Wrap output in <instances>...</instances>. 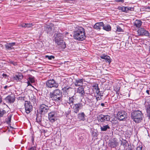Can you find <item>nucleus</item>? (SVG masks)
Wrapping results in <instances>:
<instances>
[{
	"mask_svg": "<svg viewBox=\"0 0 150 150\" xmlns=\"http://www.w3.org/2000/svg\"><path fill=\"white\" fill-rule=\"evenodd\" d=\"M29 79L30 81V82L32 83H33L34 82V79L32 77H29Z\"/></svg>",
	"mask_w": 150,
	"mask_h": 150,
	"instance_id": "40",
	"label": "nucleus"
},
{
	"mask_svg": "<svg viewBox=\"0 0 150 150\" xmlns=\"http://www.w3.org/2000/svg\"><path fill=\"white\" fill-rule=\"evenodd\" d=\"M146 92L148 94V95H149V90H147L146 91Z\"/></svg>",
	"mask_w": 150,
	"mask_h": 150,
	"instance_id": "50",
	"label": "nucleus"
},
{
	"mask_svg": "<svg viewBox=\"0 0 150 150\" xmlns=\"http://www.w3.org/2000/svg\"><path fill=\"white\" fill-rule=\"evenodd\" d=\"M28 150H36V148L35 147L30 148Z\"/></svg>",
	"mask_w": 150,
	"mask_h": 150,
	"instance_id": "44",
	"label": "nucleus"
},
{
	"mask_svg": "<svg viewBox=\"0 0 150 150\" xmlns=\"http://www.w3.org/2000/svg\"><path fill=\"white\" fill-rule=\"evenodd\" d=\"M33 25V24L32 23H26V27H32Z\"/></svg>",
	"mask_w": 150,
	"mask_h": 150,
	"instance_id": "36",
	"label": "nucleus"
},
{
	"mask_svg": "<svg viewBox=\"0 0 150 150\" xmlns=\"http://www.w3.org/2000/svg\"><path fill=\"white\" fill-rule=\"evenodd\" d=\"M16 45L15 42L9 43L5 45L6 49L11 50L13 49V46Z\"/></svg>",
	"mask_w": 150,
	"mask_h": 150,
	"instance_id": "17",
	"label": "nucleus"
},
{
	"mask_svg": "<svg viewBox=\"0 0 150 150\" xmlns=\"http://www.w3.org/2000/svg\"><path fill=\"white\" fill-rule=\"evenodd\" d=\"M62 34L59 33L56 35V36L54 38V41L58 45L61 46V47L63 49H64L66 47L65 43L62 39L61 35Z\"/></svg>",
	"mask_w": 150,
	"mask_h": 150,
	"instance_id": "4",
	"label": "nucleus"
},
{
	"mask_svg": "<svg viewBox=\"0 0 150 150\" xmlns=\"http://www.w3.org/2000/svg\"><path fill=\"white\" fill-rule=\"evenodd\" d=\"M62 89L64 91H65L66 93H67L68 94L69 92L72 90V88L70 87H65L63 88Z\"/></svg>",
	"mask_w": 150,
	"mask_h": 150,
	"instance_id": "27",
	"label": "nucleus"
},
{
	"mask_svg": "<svg viewBox=\"0 0 150 150\" xmlns=\"http://www.w3.org/2000/svg\"><path fill=\"white\" fill-rule=\"evenodd\" d=\"M49 109L48 105L42 104L40 106L39 109V113L40 114H44L47 112Z\"/></svg>",
	"mask_w": 150,
	"mask_h": 150,
	"instance_id": "6",
	"label": "nucleus"
},
{
	"mask_svg": "<svg viewBox=\"0 0 150 150\" xmlns=\"http://www.w3.org/2000/svg\"><path fill=\"white\" fill-rule=\"evenodd\" d=\"M55 113V112H51L48 114L49 120L51 122H54L56 120Z\"/></svg>",
	"mask_w": 150,
	"mask_h": 150,
	"instance_id": "13",
	"label": "nucleus"
},
{
	"mask_svg": "<svg viewBox=\"0 0 150 150\" xmlns=\"http://www.w3.org/2000/svg\"><path fill=\"white\" fill-rule=\"evenodd\" d=\"M100 57L101 59L105 60L106 62H108L109 63L111 62L110 57L108 55H103Z\"/></svg>",
	"mask_w": 150,
	"mask_h": 150,
	"instance_id": "19",
	"label": "nucleus"
},
{
	"mask_svg": "<svg viewBox=\"0 0 150 150\" xmlns=\"http://www.w3.org/2000/svg\"><path fill=\"white\" fill-rule=\"evenodd\" d=\"M42 119V116L41 115L38 116L37 115L36 120L37 122L39 124H40L41 123Z\"/></svg>",
	"mask_w": 150,
	"mask_h": 150,
	"instance_id": "28",
	"label": "nucleus"
},
{
	"mask_svg": "<svg viewBox=\"0 0 150 150\" xmlns=\"http://www.w3.org/2000/svg\"><path fill=\"white\" fill-rule=\"evenodd\" d=\"M127 113L124 111H119L117 114L118 119L120 120H122L127 117Z\"/></svg>",
	"mask_w": 150,
	"mask_h": 150,
	"instance_id": "7",
	"label": "nucleus"
},
{
	"mask_svg": "<svg viewBox=\"0 0 150 150\" xmlns=\"http://www.w3.org/2000/svg\"><path fill=\"white\" fill-rule=\"evenodd\" d=\"M66 97H67L68 99V96H66Z\"/></svg>",
	"mask_w": 150,
	"mask_h": 150,
	"instance_id": "55",
	"label": "nucleus"
},
{
	"mask_svg": "<svg viewBox=\"0 0 150 150\" xmlns=\"http://www.w3.org/2000/svg\"><path fill=\"white\" fill-rule=\"evenodd\" d=\"M100 127L101 130L102 131H105L108 129H109L110 128L108 125H100Z\"/></svg>",
	"mask_w": 150,
	"mask_h": 150,
	"instance_id": "20",
	"label": "nucleus"
},
{
	"mask_svg": "<svg viewBox=\"0 0 150 150\" xmlns=\"http://www.w3.org/2000/svg\"><path fill=\"white\" fill-rule=\"evenodd\" d=\"M119 90L120 89H119L116 91V94L118 95H119Z\"/></svg>",
	"mask_w": 150,
	"mask_h": 150,
	"instance_id": "47",
	"label": "nucleus"
},
{
	"mask_svg": "<svg viewBox=\"0 0 150 150\" xmlns=\"http://www.w3.org/2000/svg\"><path fill=\"white\" fill-rule=\"evenodd\" d=\"M74 98H73V97H71V98L69 97V101L68 102V103L69 104H72V105H73V103H74Z\"/></svg>",
	"mask_w": 150,
	"mask_h": 150,
	"instance_id": "29",
	"label": "nucleus"
},
{
	"mask_svg": "<svg viewBox=\"0 0 150 150\" xmlns=\"http://www.w3.org/2000/svg\"><path fill=\"white\" fill-rule=\"evenodd\" d=\"M103 29L107 31H109L111 30V27L109 25H103Z\"/></svg>",
	"mask_w": 150,
	"mask_h": 150,
	"instance_id": "25",
	"label": "nucleus"
},
{
	"mask_svg": "<svg viewBox=\"0 0 150 150\" xmlns=\"http://www.w3.org/2000/svg\"><path fill=\"white\" fill-rule=\"evenodd\" d=\"M110 146L114 148L116 146V145L115 142H111V143H110Z\"/></svg>",
	"mask_w": 150,
	"mask_h": 150,
	"instance_id": "34",
	"label": "nucleus"
},
{
	"mask_svg": "<svg viewBox=\"0 0 150 150\" xmlns=\"http://www.w3.org/2000/svg\"><path fill=\"white\" fill-rule=\"evenodd\" d=\"M72 108L74 110V112L77 113L79 110L82 108L83 105L81 103L74 104L72 105Z\"/></svg>",
	"mask_w": 150,
	"mask_h": 150,
	"instance_id": "9",
	"label": "nucleus"
},
{
	"mask_svg": "<svg viewBox=\"0 0 150 150\" xmlns=\"http://www.w3.org/2000/svg\"><path fill=\"white\" fill-rule=\"evenodd\" d=\"M5 111V110L0 109V117H2L3 116Z\"/></svg>",
	"mask_w": 150,
	"mask_h": 150,
	"instance_id": "33",
	"label": "nucleus"
},
{
	"mask_svg": "<svg viewBox=\"0 0 150 150\" xmlns=\"http://www.w3.org/2000/svg\"><path fill=\"white\" fill-rule=\"evenodd\" d=\"M8 87V86H5L4 87V88L5 89H6Z\"/></svg>",
	"mask_w": 150,
	"mask_h": 150,
	"instance_id": "52",
	"label": "nucleus"
},
{
	"mask_svg": "<svg viewBox=\"0 0 150 150\" xmlns=\"http://www.w3.org/2000/svg\"><path fill=\"white\" fill-rule=\"evenodd\" d=\"M134 8L133 7H125V12L127 13L129 11H134Z\"/></svg>",
	"mask_w": 150,
	"mask_h": 150,
	"instance_id": "26",
	"label": "nucleus"
},
{
	"mask_svg": "<svg viewBox=\"0 0 150 150\" xmlns=\"http://www.w3.org/2000/svg\"><path fill=\"white\" fill-rule=\"evenodd\" d=\"M4 100L7 103H13L15 100V97L13 95H9L4 98Z\"/></svg>",
	"mask_w": 150,
	"mask_h": 150,
	"instance_id": "10",
	"label": "nucleus"
},
{
	"mask_svg": "<svg viewBox=\"0 0 150 150\" xmlns=\"http://www.w3.org/2000/svg\"><path fill=\"white\" fill-rule=\"evenodd\" d=\"M27 84H28V86H31V84H30V82L29 81H28V82H27Z\"/></svg>",
	"mask_w": 150,
	"mask_h": 150,
	"instance_id": "48",
	"label": "nucleus"
},
{
	"mask_svg": "<svg viewBox=\"0 0 150 150\" xmlns=\"http://www.w3.org/2000/svg\"><path fill=\"white\" fill-rule=\"evenodd\" d=\"M11 115H10L8 117V121H7L8 124H10L11 122Z\"/></svg>",
	"mask_w": 150,
	"mask_h": 150,
	"instance_id": "37",
	"label": "nucleus"
},
{
	"mask_svg": "<svg viewBox=\"0 0 150 150\" xmlns=\"http://www.w3.org/2000/svg\"><path fill=\"white\" fill-rule=\"evenodd\" d=\"M77 93H79L80 94L81 96L83 97L85 93L84 88L83 86L79 87L77 88Z\"/></svg>",
	"mask_w": 150,
	"mask_h": 150,
	"instance_id": "15",
	"label": "nucleus"
},
{
	"mask_svg": "<svg viewBox=\"0 0 150 150\" xmlns=\"http://www.w3.org/2000/svg\"><path fill=\"white\" fill-rule=\"evenodd\" d=\"M93 87L95 90L96 93L98 95H100L99 94L100 92V89L98 86V84L97 83L95 84L93 86Z\"/></svg>",
	"mask_w": 150,
	"mask_h": 150,
	"instance_id": "23",
	"label": "nucleus"
},
{
	"mask_svg": "<svg viewBox=\"0 0 150 150\" xmlns=\"http://www.w3.org/2000/svg\"><path fill=\"white\" fill-rule=\"evenodd\" d=\"M23 76L21 74H19L18 75H16L14 77V79L16 81H20L23 78Z\"/></svg>",
	"mask_w": 150,
	"mask_h": 150,
	"instance_id": "18",
	"label": "nucleus"
},
{
	"mask_svg": "<svg viewBox=\"0 0 150 150\" xmlns=\"http://www.w3.org/2000/svg\"><path fill=\"white\" fill-rule=\"evenodd\" d=\"M100 94H101V93H100L99 94L100 95L99 96H100V97L102 96L103 95H101Z\"/></svg>",
	"mask_w": 150,
	"mask_h": 150,
	"instance_id": "54",
	"label": "nucleus"
},
{
	"mask_svg": "<svg viewBox=\"0 0 150 150\" xmlns=\"http://www.w3.org/2000/svg\"><path fill=\"white\" fill-rule=\"evenodd\" d=\"M138 34L140 35H145L148 36L149 35V33L147 31L145 30L144 28H141L137 31Z\"/></svg>",
	"mask_w": 150,
	"mask_h": 150,
	"instance_id": "11",
	"label": "nucleus"
},
{
	"mask_svg": "<svg viewBox=\"0 0 150 150\" xmlns=\"http://www.w3.org/2000/svg\"><path fill=\"white\" fill-rule=\"evenodd\" d=\"M143 114L140 111L137 110L134 111L131 113L132 118L136 123H139L142 120Z\"/></svg>",
	"mask_w": 150,
	"mask_h": 150,
	"instance_id": "3",
	"label": "nucleus"
},
{
	"mask_svg": "<svg viewBox=\"0 0 150 150\" xmlns=\"http://www.w3.org/2000/svg\"><path fill=\"white\" fill-rule=\"evenodd\" d=\"M117 96H115V95L112 96V99L113 100H117Z\"/></svg>",
	"mask_w": 150,
	"mask_h": 150,
	"instance_id": "41",
	"label": "nucleus"
},
{
	"mask_svg": "<svg viewBox=\"0 0 150 150\" xmlns=\"http://www.w3.org/2000/svg\"><path fill=\"white\" fill-rule=\"evenodd\" d=\"M147 9L150 10V6H148L147 7Z\"/></svg>",
	"mask_w": 150,
	"mask_h": 150,
	"instance_id": "53",
	"label": "nucleus"
},
{
	"mask_svg": "<svg viewBox=\"0 0 150 150\" xmlns=\"http://www.w3.org/2000/svg\"><path fill=\"white\" fill-rule=\"evenodd\" d=\"M85 116L84 113L83 112L79 113L78 115V118L80 120L84 121L85 120Z\"/></svg>",
	"mask_w": 150,
	"mask_h": 150,
	"instance_id": "22",
	"label": "nucleus"
},
{
	"mask_svg": "<svg viewBox=\"0 0 150 150\" xmlns=\"http://www.w3.org/2000/svg\"><path fill=\"white\" fill-rule=\"evenodd\" d=\"M101 105L102 106L104 107V106L105 105H104V103H101Z\"/></svg>",
	"mask_w": 150,
	"mask_h": 150,
	"instance_id": "51",
	"label": "nucleus"
},
{
	"mask_svg": "<svg viewBox=\"0 0 150 150\" xmlns=\"http://www.w3.org/2000/svg\"><path fill=\"white\" fill-rule=\"evenodd\" d=\"M118 9L122 11V12H125V7L119 6L118 7Z\"/></svg>",
	"mask_w": 150,
	"mask_h": 150,
	"instance_id": "31",
	"label": "nucleus"
},
{
	"mask_svg": "<svg viewBox=\"0 0 150 150\" xmlns=\"http://www.w3.org/2000/svg\"><path fill=\"white\" fill-rule=\"evenodd\" d=\"M2 76L4 77H5L6 78L7 76V75L6 74H2Z\"/></svg>",
	"mask_w": 150,
	"mask_h": 150,
	"instance_id": "46",
	"label": "nucleus"
},
{
	"mask_svg": "<svg viewBox=\"0 0 150 150\" xmlns=\"http://www.w3.org/2000/svg\"><path fill=\"white\" fill-rule=\"evenodd\" d=\"M46 85L47 87L49 88H57L59 86V84L53 79H50L47 81L46 82Z\"/></svg>",
	"mask_w": 150,
	"mask_h": 150,
	"instance_id": "5",
	"label": "nucleus"
},
{
	"mask_svg": "<svg viewBox=\"0 0 150 150\" xmlns=\"http://www.w3.org/2000/svg\"><path fill=\"white\" fill-rule=\"evenodd\" d=\"M44 31L47 33H50L52 30V27L50 25H47L44 26Z\"/></svg>",
	"mask_w": 150,
	"mask_h": 150,
	"instance_id": "21",
	"label": "nucleus"
},
{
	"mask_svg": "<svg viewBox=\"0 0 150 150\" xmlns=\"http://www.w3.org/2000/svg\"><path fill=\"white\" fill-rule=\"evenodd\" d=\"M99 121L101 122H105V121H109L110 119V117L108 115L101 114L99 115Z\"/></svg>",
	"mask_w": 150,
	"mask_h": 150,
	"instance_id": "12",
	"label": "nucleus"
},
{
	"mask_svg": "<svg viewBox=\"0 0 150 150\" xmlns=\"http://www.w3.org/2000/svg\"><path fill=\"white\" fill-rule=\"evenodd\" d=\"M62 93L61 90L59 89H56L50 94V98L51 99L55 101H62L64 100L63 96L62 95Z\"/></svg>",
	"mask_w": 150,
	"mask_h": 150,
	"instance_id": "2",
	"label": "nucleus"
},
{
	"mask_svg": "<svg viewBox=\"0 0 150 150\" xmlns=\"http://www.w3.org/2000/svg\"><path fill=\"white\" fill-rule=\"evenodd\" d=\"M142 146H138L136 150H142Z\"/></svg>",
	"mask_w": 150,
	"mask_h": 150,
	"instance_id": "43",
	"label": "nucleus"
},
{
	"mask_svg": "<svg viewBox=\"0 0 150 150\" xmlns=\"http://www.w3.org/2000/svg\"><path fill=\"white\" fill-rule=\"evenodd\" d=\"M74 33V38L77 40L83 41L86 38L85 29L82 27H76Z\"/></svg>",
	"mask_w": 150,
	"mask_h": 150,
	"instance_id": "1",
	"label": "nucleus"
},
{
	"mask_svg": "<svg viewBox=\"0 0 150 150\" xmlns=\"http://www.w3.org/2000/svg\"><path fill=\"white\" fill-rule=\"evenodd\" d=\"M25 109L26 112L29 113L33 109V106L30 101H25Z\"/></svg>",
	"mask_w": 150,
	"mask_h": 150,
	"instance_id": "8",
	"label": "nucleus"
},
{
	"mask_svg": "<svg viewBox=\"0 0 150 150\" xmlns=\"http://www.w3.org/2000/svg\"><path fill=\"white\" fill-rule=\"evenodd\" d=\"M69 113L70 112H69V111H68L65 113V115L66 117H67L68 115H69Z\"/></svg>",
	"mask_w": 150,
	"mask_h": 150,
	"instance_id": "45",
	"label": "nucleus"
},
{
	"mask_svg": "<svg viewBox=\"0 0 150 150\" xmlns=\"http://www.w3.org/2000/svg\"><path fill=\"white\" fill-rule=\"evenodd\" d=\"M142 23V22L140 20H136L134 22V25L137 27H140Z\"/></svg>",
	"mask_w": 150,
	"mask_h": 150,
	"instance_id": "24",
	"label": "nucleus"
},
{
	"mask_svg": "<svg viewBox=\"0 0 150 150\" xmlns=\"http://www.w3.org/2000/svg\"><path fill=\"white\" fill-rule=\"evenodd\" d=\"M115 1L117 2H121V3H124V0H115Z\"/></svg>",
	"mask_w": 150,
	"mask_h": 150,
	"instance_id": "42",
	"label": "nucleus"
},
{
	"mask_svg": "<svg viewBox=\"0 0 150 150\" xmlns=\"http://www.w3.org/2000/svg\"><path fill=\"white\" fill-rule=\"evenodd\" d=\"M19 26L22 28H26V23H23L20 24Z\"/></svg>",
	"mask_w": 150,
	"mask_h": 150,
	"instance_id": "38",
	"label": "nucleus"
},
{
	"mask_svg": "<svg viewBox=\"0 0 150 150\" xmlns=\"http://www.w3.org/2000/svg\"><path fill=\"white\" fill-rule=\"evenodd\" d=\"M147 115V116L149 117V119L150 118V106L147 108L146 109Z\"/></svg>",
	"mask_w": 150,
	"mask_h": 150,
	"instance_id": "30",
	"label": "nucleus"
},
{
	"mask_svg": "<svg viewBox=\"0 0 150 150\" xmlns=\"http://www.w3.org/2000/svg\"><path fill=\"white\" fill-rule=\"evenodd\" d=\"M101 99V97L99 98V97H96V99L97 101H98V100H100Z\"/></svg>",
	"mask_w": 150,
	"mask_h": 150,
	"instance_id": "49",
	"label": "nucleus"
},
{
	"mask_svg": "<svg viewBox=\"0 0 150 150\" xmlns=\"http://www.w3.org/2000/svg\"><path fill=\"white\" fill-rule=\"evenodd\" d=\"M10 64H13V65L15 66L17 65V63L16 62H14L13 61H11L10 62Z\"/></svg>",
	"mask_w": 150,
	"mask_h": 150,
	"instance_id": "39",
	"label": "nucleus"
},
{
	"mask_svg": "<svg viewBox=\"0 0 150 150\" xmlns=\"http://www.w3.org/2000/svg\"><path fill=\"white\" fill-rule=\"evenodd\" d=\"M117 31L118 32H121L122 30V29L118 25L117 26Z\"/></svg>",
	"mask_w": 150,
	"mask_h": 150,
	"instance_id": "35",
	"label": "nucleus"
},
{
	"mask_svg": "<svg viewBox=\"0 0 150 150\" xmlns=\"http://www.w3.org/2000/svg\"><path fill=\"white\" fill-rule=\"evenodd\" d=\"M46 58H48L49 60H51L52 59H54L55 58L54 57L53 55L48 56L46 55L45 56Z\"/></svg>",
	"mask_w": 150,
	"mask_h": 150,
	"instance_id": "32",
	"label": "nucleus"
},
{
	"mask_svg": "<svg viewBox=\"0 0 150 150\" xmlns=\"http://www.w3.org/2000/svg\"><path fill=\"white\" fill-rule=\"evenodd\" d=\"M83 79H79L75 80V81L74 82V84L75 86H82L83 84Z\"/></svg>",
	"mask_w": 150,
	"mask_h": 150,
	"instance_id": "14",
	"label": "nucleus"
},
{
	"mask_svg": "<svg viewBox=\"0 0 150 150\" xmlns=\"http://www.w3.org/2000/svg\"><path fill=\"white\" fill-rule=\"evenodd\" d=\"M104 23L103 22L96 23L94 25V28L96 29L100 30L103 26Z\"/></svg>",
	"mask_w": 150,
	"mask_h": 150,
	"instance_id": "16",
	"label": "nucleus"
}]
</instances>
